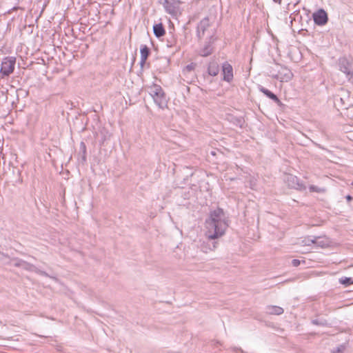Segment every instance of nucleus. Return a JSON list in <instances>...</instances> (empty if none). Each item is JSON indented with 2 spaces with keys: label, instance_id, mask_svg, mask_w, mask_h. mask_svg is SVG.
Returning a JSON list of instances; mask_svg holds the SVG:
<instances>
[{
  "label": "nucleus",
  "instance_id": "nucleus-1",
  "mask_svg": "<svg viewBox=\"0 0 353 353\" xmlns=\"http://www.w3.org/2000/svg\"><path fill=\"white\" fill-rule=\"evenodd\" d=\"M205 227L208 241L201 244V249L203 252L208 253L216 248L218 242L214 240L223 236L228 227V217L223 210L217 208L210 210L209 216L205 219Z\"/></svg>",
  "mask_w": 353,
  "mask_h": 353
},
{
  "label": "nucleus",
  "instance_id": "nucleus-2",
  "mask_svg": "<svg viewBox=\"0 0 353 353\" xmlns=\"http://www.w3.org/2000/svg\"><path fill=\"white\" fill-rule=\"evenodd\" d=\"M149 89V93L154 103L161 109L167 107L168 99L162 88L159 85L154 83Z\"/></svg>",
  "mask_w": 353,
  "mask_h": 353
},
{
  "label": "nucleus",
  "instance_id": "nucleus-3",
  "mask_svg": "<svg viewBox=\"0 0 353 353\" xmlns=\"http://www.w3.org/2000/svg\"><path fill=\"white\" fill-rule=\"evenodd\" d=\"M339 69L345 74L348 81L353 83V66L352 62L346 57L339 59Z\"/></svg>",
  "mask_w": 353,
  "mask_h": 353
},
{
  "label": "nucleus",
  "instance_id": "nucleus-4",
  "mask_svg": "<svg viewBox=\"0 0 353 353\" xmlns=\"http://www.w3.org/2000/svg\"><path fill=\"white\" fill-rule=\"evenodd\" d=\"M16 63V58L14 57H6L2 62L0 69L1 77H8L14 72Z\"/></svg>",
  "mask_w": 353,
  "mask_h": 353
},
{
  "label": "nucleus",
  "instance_id": "nucleus-5",
  "mask_svg": "<svg viewBox=\"0 0 353 353\" xmlns=\"http://www.w3.org/2000/svg\"><path fill=\"white\" fill-rule=\"evenodd\" d=\"M216 38L214 34L209 36L208 41L205 42L203 48L199 50V55L201 57H208L213 52L212 44L215 41Z\"/></svg>",
  "mask_w": 353,
  "mask_h": 353
},
{
  "label": "nucleus",
  "instance_id": "nucleus-6",
  "mask_svg": "<svg viewBox=\"0 0 353 353\" xmlns=\"http://www.w3.org/2000/svg\"><path fill=\"white\" fill-rule=\"evenodd\" d=\"M285 182L289 188L299 190H305V187L300 182L299 179L292 174H288L285 176Z\"/></svg>",
  "mask_w": 353,
  "mask_h": 353
},
{
  "label": "nucleus",
  "instance_id": "nucleus-7",
  "mask_svg": "<svg viewBox=\"0 0 353 353\" xmlns=\"http://www.w3.org/2000/svg\"><path fill=\"white\" fill-rule=\"evenodd\" d=\"M312 17L315 24L318 26H324L328 21L327 14L323 9H319L314 12Z\"/></svg>",
  "mask_w": 353,
  "mask_h": 353
},
{
  "label": "nucleus",
  "instance_id": "nucleus-8",
  "mask_svg": "<svg viewBox=\"0 0 353 353\" xmlns=\"http://www.w3.org/2000/svg\"><path fill=\"white\" fill-rule=\"evenodd\" d=\"M210 27V20L208 17L203 18L196 27V37L199 40H201L205 34V31Z\"/></svg>",
  "mask_w": 353,
  "mask_h": 353
},
{
  "label": "nucleus",
  "instance_id": "nucleus-9",
  "mask_svg": "<svg viewBox=\"0 0 353 353\" xmlns=\"http://www.w3.org/2000/svg\"><path fill=\"white\" fill-rule=\"evenodd\" d=\"M223 80L230 83L233 79V68L228 62H224L222 65Z\"/></svg>",
  "mask_w": 353,
  "mask_h": 353
},
{
  "label": "nucleus",
  "instance_id": "nucleus-10",
  "mask_svg": "<svg viewBox=\"0 0 353 353\" xmlns=\"http://www.w3.org/2000/svg\"><path fill=\"white\" fill-rule=\"evenodd\" d=\"M349 97L348 92L342 90L341 94H336L334 97V103L335 105H339L341 108L346 105V99Z\"/></svg>",
  "mask_w": 353,
  "mask_h": 353
},
{
  "label": "nucleus",
  "instance_id": "nucleus-11",
  "mask_svg": "<svg viewBox=\"0 0 353 353\" xmlns=\"http://www.w3.org/2000/svg\"><path fill=\"white\" fill-rule=\"evenodd\" d=\"M141 59H140V66L143 69V66L146 63V60L150 54V50L146 45H141L140 48Z\"/></svg>",
  "mask_w": 353,
  "mask_h": 353
},
{
  "label": "nucleus",
  "instance_id": "nucleus-12",
  "mask_svg": "<svg viewBox=\"0 0 353 353\" xmlns=\"http://www.w3.org/2000/svg\"><path fill=\"white\" fill-rule=\"evenodd\" d=\"M259 90H260V92L263 93L267 97H268L269 99L274 101L278 105L281 104V102L280 99L278 98V97L275 94H274L272 92L269 90L268 89H267L263 86H260Z\"/></svg>",
  "mask_w": 353,
  "mask_h": 353
},
{
  "label": "nucleus",
  "instance_id": "nucleus-13",
  "mask_svg": "<svg viewBox=\"0 0 353 353\" xmlns=\"http://www.w3.org/2000/svg\"><path fill=\"white\" fill-rule=\"evenodd\" d=\"M314 244L316 247L325 248L329 245L330 241L325 236H314Z\"/></svg>",
  "mask_w": 353,
  "mask_h": 353
},
{
  "label": "nucleus",
  "instance_id": "nucleus-14",
  "mask_svg": "<svg viewBox=\"0 0 353 353\" xmlns=\"http://www.w3.org/2000/svg\"><path fill=\"white\" fill-rule=\"evenodd\" d=\"M219 72V65L215 61H212L209 63L208 67V73L209 75L215 77Z\"/></svg>",
  "mask_w": 353,
  "mask_h": 353
},
{
  "label": "nucleus",
  "instance_id": "nucleus-15",
  "mask_svg": "<svg viewBox=\"0 0 353 353\" xmlns=\"http://www.w3.org/2000/svg\"><path fill=\"white\" fill-rule=\"evenodd\" d=\"M163 6L165 8V11L172 14V15H176L177 13V8L172 3V2L169 1L168 0H165V2L163 3Z\"/></svg>",
  "mask_w": 353,
  "mask_h": 353
},
{
  "label": "nucleus",
  "instance_id": "nucleus-16",
  "mask_svg": "<svg viewBox=\"0 0 353 353\" xmlns=\"http://www.w3.org/2000/svg\"><path fill=\"white\" fill-rule=\"evenodd\" d=\"M154 34L157 37L160 38L165 34V28L161 23L154 25L153 26Z\"/></svg>",
  "mask_w": 353,
  "mask_h": 353
},
{
  "label": "nucleus",
  "instance_id": "nucleus-17",
  "mask_svg": "<svg viewBox=\"0 0 353 353\" xmlns=\"http://www.w3.org/2000/svg\"><path fill=\"white\" fill-rule=\"evenodd\" d=\"M283 309L279 306L271 305L267 307V312L270 314L280 315L283 314Z\"/></svg>",
  "mask_w": 353,
  "mask_h": 353
},
{
  "label": "nucleus",
  "instance_id": "nucleus-18",
  "mask_svg": "<svg viewBox=\"0 0 353 353\" xmlns=\"http://www.w3.org/2000/svg\"><path fill=\"white\" fill-rule=\"evenodd\" d=\"M31 267L32 268L33 271H34L37 274L46 277H50L54 281H57V278L56 276H50L46 272L39 270L33 265H31Z\"/></svg>",
  "mask_w": 353,
  "mask_h": 353
},
{
  "label": "nucleus",
  "instance_id": "nucleus-19",
  "mask_svg": "<svg viewBox=\"0 0 353 353\" xmlns=\"http://www.w3.org/2000/svg\"><path fill=\"white\" fill-rule=\"evenodd\" d=\"M80 153L81 154V158L83 161H86V145L84 142H81L79 145Z\"/></svg>",
  "mask_w": 353,
  "mask_h": 353
},
{
  "label": "nucleus",
  "instance_id": "nucleus-20",
  "mask_svg": "<svg viewBox=\"0 0 353 353\" xmlns=\"http://www.w3.org/2000/svg\"><path fill=\"white\" fill-rule=\"evenodd\" d=\"M339 283L345 286H349L353 284V277H341L339 279Z\"/></svg>",
  "mask_w": 353,
  "mask_h": 353
},
{
  "label": "nucleus",
  "instance_id": "nucleus-21",
  "mask_svg": "<svg viewBox=\"0 0 353 353\" xmlns=\"http://www.w3.org/2000/svg\"><path fill=\"white\" fill-rule=\"evenodd\" d=\"M170 38L167 39V46L168 47H173L176 44V37L172 34V32H170Z\"/></svg>",
  "mask_w": 353,
  "mask_h": 353
},
{
  "label": "nucleus",
  "instance_id": "nucleus-22",
  "mask_svg": "<svg viewBox=\"0 0 353 353\" xmlns=\"http://www.w3.org/2000/svg\"><path fill=\"white\" fill-rule=\"evenodd\" d=\"M195 67H196V63H191L187 65L183 70V72H182L183 74L185 75L187 73L192 72L195 69Z\"/></svg>",
  "mask_w": 353,
  "mask_h": 353
},
{
  "label": "nucleus",
  "instance_id": "nucleus-23",
  "mask_svg": "<svg viewBox=\"0 0 353 353\" xmlns=\"http://www.w3.org/2000/svg\"><path fill=\"white\" fill-rule=\"evenodd\" d=\"M292 73L290 72V71H288V74H285V77L284 78H282V77H280L279 74H276V75H272V77L276 79H280L281 81H288L290 79H291L292 78Z\"/></svg>",
  "mask_w": 353,
  "mask_h": 353
},
{
  "label": "nucleus",
  "instance_id": "nucleus-24",
  "mask_svg": "<svg viewBox=\"0 0 353 353\" xmlns=\"http://www.w3.org/2000/svg\"><path fill=\"white\" fill-rule=\"evenodd\" d=\"M309 190L310 192H318V193H323L325 192V190L323 188H319L318 186L312 185L309 187Z\"/></svg>",
  "mask_w": 353,
  "mask_h": 353
},
{
  "label": "nucleus",
  "instance_id": "nucleus-25",
  "mask_svg": "<svg viewBox=\"0 0 353 353\" xmlns=\"http://www.w3.org/2000/svg\"><path fill=\"white\" fill-rule=\"evenodd\" d=\"M312 323L315 325L326 326L328 325L327 322L325 319H313Z\"/></svg>",
  "mask_w": 353,
  "mask_h": 353
},
{
  "label": "nucleus",
  "instance_id": "nucleus-26",
  "mask_svg": "<svg viewBox=\"0 0 353 353\" xmlns=\"http://www.w3.org/2000/svg\"><path fill=\"white\" fill-rule=\"evenodd\" d=\"M314 237H310V236H308L307 238H305L303 240H302L301 241V244L303 245H307V246H310L312 244H314Z\"/></svg>",
  "mask_w": 353,
  "mask_h": 353
},
{
  "label": "nucleus",
  "instance_id": "nucleus-27",
  "mask_svg": "<svg viewBox=\"0 0 353 353\" xmlns=\"http://www.w3.org/2000/svg\"><path fill=\"white\" fill-rule=\"evenodd\" d=\"M345 350V345L342 344L339 346L336 347V348H334L332 351V353H343L344 350Z\"/></svg>",
  "mask_w": 353,
  "mask_h": 353
},
{
  "label": "nucleus",
  "instance_id": "nucleus-28",
  "mask_svg": "<svg viewBox=\"0 0 353 353\" xmlns=\"http://www.w3.org/2000/svg\"><path fill=\"white\" fill-rule=\"evenodd\" d=\"M300 261L299 259H293L292 261V265L294 266V267H297L300 265Z\"/></svg>",
  "mask_w": 353,
  "mask_h": 353
},
{
  "label": "nucleus",
  "instance_id": "nucleus-29",
  "mask_svg": "<svg viewBox=\"0 0 353 353\" xmlns=\"http://www.w3.org/2000/svg\"><path fill=\"white\" fill-rule=\"evenodd\" d=\"M25 265V266H24V268H26V266H27V265H28V263H26L25 261H19L18 263H17L15 264V265H16V266H21V265Z\"/></svg>",
  "mask_w": 353,
  "mask_h": 353
},
{
  "label": "nucleus",
  "instance_id": "nucleus-30",
  "mask_svg": "<svg viewBox=\"0 0 353 353\" xmlns=\"http://www.w3.org/2000/svg\"><path fill=\"white\" fill-rule=\"evenodd\" d=\"M237 125H239L240 128H242L243 121L241 119H236Z\"/></svg>",
  "mask_w": 353,
  "mask_h": 353
},
{
  "label": "nucleus",
  "instance_id": "nucleus-31",
  "mask_svg": "<svg viewBox=\"0 0 353 353\" xmlns=\"http://www.w3.org/2000/svg\"><path fill=\"white\" fill-rule=\"evenodd\" d=\"M346 199H347V201H352L353 199V198H352V196L347 195V196H346Z\"/></svg>",
  "mask_w": 353,
  "mask_h": 353
},
{
  "label": "nucleus",
  "instance_id": "nucleus-32",
  "mask_svg": "<svg viewBox=\"0 0 353 353\" xmlns=\"http://www.w3.org/2000/svg\"><path fill=\"white\" fill-rule=\"evenodd\" d=\"M273 1H274V2L278 3L279 4H281V0H273Z\"/></svg>",
  "mask_w": 353,
  "mask_h": 353
},
{
  "label": "nucleus",
  "instance_id": "nucleus-33",
  "mask_svg": "<svg viewBox=\"0 0 353 353\" xmlns=\"http://www.w3.org/2000/svg\"><path fill=\"white\" fill-rule=\"evenodd\" d=\"M211 154H212V155H215V152L212 151V152H211Z\"/></svg>",
  "mask_w": 353,
  "mask_h": 353
},
{
  "label": "nucleus",
  "instance_id": "nucleus-34",
  "mask_svg": "<svg viewBox=\"0 0 353 353\" xmlns=\"http://www.w3.org/2000/svg\"><path fill=\"white\" fill-rule=\"evenodd\" d=\"M23 91L22 89L18 90L17 92Z\"/></svg>",
  "mask_w": 353,
  "mask_h": 353
}]
</instances>
